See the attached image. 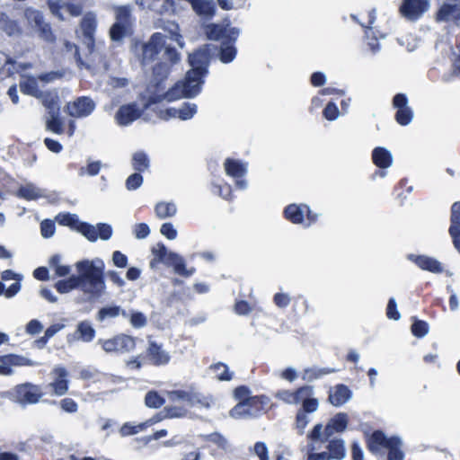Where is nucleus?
Here are the masks:
<instances>
[{
	"label": "nucleus",
	"mask_w": 460,
	"mask_h": 460,
	"mask_svg": "<svg viewBox=\"0 0 460 460\" xmlns=\"http://www.w3.org/2000/svg\"><path fill=\"white\" fill-rule=\"evenodd\" d=\"M212 192L226 200H230L233 198V190L230 184L223 182L221 184H213Z\"/></svg>",
	"instance_id": "09e8293b"
},
{
	"label": "nucleus",
	"mask_w": 460,
	"mask_h": 460,
	"mask_svg": "<svg viewBox=\"0 0 460 460\" xmlns=\"http://www.w3.org/2000/svg\"><path fill=\"white\" fill-rule=\"evenodd\" d=\"M67 112L71 117L83 118L90 115L95 108L93 101L86 96L78 97L67 103Z\"/></svg>",
	"instance_id": "f8f14e48"
},
{
	"label": "nucleus",
	"mask_w": 460,
	"mask_h": 460,
	"mask_svg": "<svg viewBox=\"0 0 460 460\" xmlns=\"http://www.w3.org/2000/svg\"><path fill=\"white\" fill-rule=\"evenodd\" d=\"M168 397L172 402H186L190 407L198 406L199 408L209 409L213 403L212 395H204L199 393L172 390L168 393Z\"/></svg>",
	"instance_id": "423d86ee"
},
{
	"label": "nucleus",
	"mask_w": 460,
	"mask_h": 460,
	"mask_svg": "<svg viewBox=\"0 0 460 460\" xmlns=\"http://www.w3.org/2000/svg\"><path fill=\"white\" fill-rule=\"evenodd\" d=\"M327 449L328 459L341 460L346 454L344 441L341 438L331 439L327 445Z\"/></svg>",
	"instance_id": "7c9ffc66"
},
{
	"label": "nucleus",
	"mask_w": 460,
	"mask_h": 460,
	"mask_svg": "<svg viewBox=\"0 0 460 460\" xmlns=\"http://www.w3.org/2000/svg\"><path fill=\"white\" fill-rule=\"evenodd\" d=\"M351 397V391L345 385L340 384L330 392L328 400L334 406L344 404Z\"/></svg>",
	"instance_id": "5701e85b"
},
{
	"label": "nucleus",
	"mask_w": 460,
	"mask_h": 460,
	"mask_svg": "<svg viewBox=\"0 0 460 460\" xmlns=\"http://www.w3.org/2000/svg\"><path fill=\"white\" fill-rule=\"evenodd\" d=\"M14 393L17 402L23 405L39 402L44 394L40 385L31 383L16 385Z\"/></svg>",
	"instance_id": "0eeeda50"
},
{
	"label": "nucleus",
	"mask_w": 460,
	"mask_h": 460,
	"mask_svg": "<svg viewBox=\"0 0 460 460\" xmlns=\"http://www.w3.org/2000/svg\"><path fill=\"white\" fill-rule=\"evenodd\" d=\"M305 208H306V204H289L285 207L283 217L292 224H302L305 220Z\"/></svg>",
	"instance_id": "aec40b11"
},
{
	"label": "nucleus",
	"mask_w": 460,
	"mask_h": 460,
	"mask_svg": "<svg viewBox=\"0 0 460 460\" xmlns=\"http://www.w3.org/2000/svg\"><path fill=\"white\" fill-rule=\"evenodd\" d=\"M133 33L132 25H128L120 22H114L110 28V38L112 41L119 42L125 37H129Z\"/></svg>",
	"instance_id": "cd10ccee"
},
{
	"label": "nucleus",
	"mask_w": 460,
	"mask_h": 460,
	"mask_svg": "<svg viewBox=\"0 0 460 460\" xmlns=\"http://www.w3.org/2000/svg\"><path fill=\"white\" fill-rule=\"evenodd\" d=\"M411 333L417 338H422L429 332V324L423 320H416L411 327Z\"/></svg>",
	"instance_id": "864d4df0"
},
{
	"label": "nucleus",
	"mask_w": 460,
	"mask_h": 460,
	"mask_svg": "<svg viewBox=\"0 0 460 460\" xmlns=\"http://www.w3.org/2000/svg\"><path fill=\"white\" fill-rule=\"evenodd\" d=\"M15 196L18 199L27 201L36 200L40 198V193L32 184L22 185L16 191Z\"/></svg>",
	"instance_id": "473e14b6"
},
{
	"label": "nucleus",
	"mask_w": 460,
	"mask_h": 460,
	"mask_svg": "<svg viewBox=\"0 0 460 460\" xmlns=\"http://www.w3.org/2000/svg\"><path fill=\"white\" fill-rule=\"evenodd\" d=\"M295 398L297 403L304 402L308 397L313 395V386L303 385L294 391Z\"/></svg>",
	"instance_id": "6e6d98bb"
},
{
	"label": "nucleus",
	"mask_w": 460,
	"mask_h": 460,
	"mask_svg": "<svg viewBox=\"0 0 460 460\" xmlns=\"http://www.w3.org/2000/svg\"><path fill=\"white\" fill-rule=\"evenodd\" d=\"M129 322L134 328H142L147 323V319L142 312H132Z\"/></svg>",
	"instance_id": "4d7b16f0"
},
{
	"label": "nucleus",
	"mask_w": 460,
	"mask_h": 460,
	"mask_svg": "<svg viewBox=\"0 0 460 460\" xmlns=\"http://www.w3.org/2000/svg\"><path fill=\"white\" fill-rule=\"evenodd\" d=\"M270 402V398L265 394L254 395L235 404L229 414L237 420L257 418L267 411Z\"/></svg>",
	"instance_id": "20e7f679"
},
{
	"label": "nucleus",
	"mask_w": 460,
	"mask_h": 460,
	"mask_svg": "<svg viewBox=\"0 0 460 460\" xmlns=\"http://www.w3.org/2000/svg\"><path fill=\"white\" fill-rule=\"evenodd\" d=\"M164 402V398L155 390L147 392L145 396V403L149 408L158 409L162 407Z\"/></svg>",
	"instance_id": "ea45409f"
},
{
	"label": "nucleus",
	"mask_w": 460,
	"mask_h": 460,
	"mask_svg": "<svg viewBox=\"0 0 460 460\" xmlns=\"http://www.w3.org/2000/svg\"><path fill=\"white\" fill-rule=\"evenodd\" d=\"M128 317V314L125 310H122L119 305L102 307L98 312V319L103 321L106 318H115L119 314Z\"/></svg>",
	"instance_id": "e433bc0d"
},
{
	"label": "nucleus",
	"mask_w": 460,
	"mask_h": 460,
	"mask_svg": "<svg viewBox=\"0 0 460 460\" xmlns=\"http://www.w3.org/2000/svg\"><path fill=\"white\" fill-rule=\"evenodd\" d=\"M349 418L344 412H340L334 415L324 428L323 434L325 439H328L334 433L343 432L348 426Z\"/></svg>",
	"instance_id": "a211bd4d"
},
{
	"label": "nucleus",
	"mask_w": 460,
	"mask_h": 460,
	"mask_svg": "<svg viewBox=\"0 0 460 460\" xmlns=\"http://www.w3.org/2000/svg\"><path fill=\"white\" fill-rule=\"evenodd\" d=\"M20 90L22 93L39 98L41 92L39 88L37 78L32 75H24L23 79L19 84Z\"/></svg>",
	"instance_id": "a878e982"
},
{
	"label": "nucleus",
	"mask_w": 460,
	"mask_h": 460,
	"mask_svg": "<svg viewBox=\"0 0 460 460\" xmlns=\"http://www.w3.org/2000/svg\"><path fill=\"white\" fill-rule=\"evenodd\" d=\"M179 99V95L175 94V89L170 88L168 91L164 92L162 94L154 93L147 97L146 102L144 103L143 111L147 110L152 105L159 103L164 100L168 102H172Z\"/></svg>",
	"instance_id": "2f4dec72"
},
{
	"label": "nucleus",
	"mask_w": 460,
	"mask_h": 460,
	"mask_svg": "<svg viewBox=\"0 0 460 460\" xmlns=\"http://www.w3.org/2000/svg\"><path fill=\"white\" fill-rule=\"evenodd\" d=\"M164 263L167 266H172L174 271L183 277H190L195 271L194 269L187 270L184 260L175 252H170Z\"/></svg>",
	"instance_id": "412c9836"
},
{
	"label": "nucleus",
	"mask_w": 460,
	"mask_h": 460,
	"mask_svg": "<svg viewBox=\"0 0 460 460\" xmlns=\"http://www.w3.org/2000/svg\"><path fill=\"white\" fill-rule=\"evenodd\" d=\"M38 99L41 101L42 105L48 110L49 114H59V100L57 94L49 91L41 92V95L39 96Z\"/></svg>",
	"instance_id": "c85d7f7f"
},
{
	"label": "nucleus",
	"mask_w": 460,
	"mask_h": 460,
	"mask_svg": "<svg viewBox=\"0 0 460 460\" xmlns=\"http://www.w3.org/2000/svg\"><path fill=\"white\" fill-rule=\"evenodd\" d=\"M164 43V36L161 32L152 34L148 41L142 45L143 62L153 61L162 50Z\"/></svg>",
	"instance_id": "9d476101"
},
{
	"label": "nucleus",
	"mask_w": 460,
	"mask_h": 460,
	"mask_svg": "<svg viewBox=\"0 0 460 460\" xmlns=\"http://www.w3.org/2000/svg\"><path fill=\"white\" fill-rule=\"evenodd\" d=\"M273 302L278 307L285 308L290 304L291 298L288 294L279 292L273 296Z\"/></svg>",
	"instance_id": "774afa93"
},
{
	"label": "nucleus",
	"mask_w": 460,
	"mask_h": 460,
	"mask_svg": "<svg viewBox=\"0 0 460 460\" xmlns=\"http://www.w3.org/2000/svg\"><path fill=\"white\" fill-rule=\"evenodd\" d=\"M80 27L84 38L87 40L90 50H93L95 45L94 34L97 28L95 15L92 13H87L81 20Z\"/></svg>",
	"instance_id": "f3484780"
},
{
	"label": "nucleus",
	"mask_w": 460,
	"mask_h": 460,
	"mask_svg": "<svg viewBox=\"0 0 460 460\" xmlns=\"http://www.w3.org/2000/svg\"><path fill=\"white\" fill-rule=\"evenodd\" d=\"M410 259L421 270H427L432 273H441L443 267L441 263L432 258L426 255H410Z\"/></svg>",
	"instance_id": "6ab92c4d"
},
{
	"label": "nucleus",
	"mask_w": 460,
	"mask_h": 460,
	"mask_svg": "<svg viewBox=\"0 0 460 460\" xmlns=\"http://www.w3.org/2000/svg\"><path fill=\"white\" fill-rule=\"evenodd\" d=\"M76 231L81 233L90 242H95L98 239L96 228L89 223L80 222Z\"/></svg>",
	"instance_id": "c03bdc74"
},
{
	"label": "nucleus",
	"mask_w": 460,
	"mask_h": 460,
	"mask_svg": "<svg viewBox=\"0 0 460 460\" xmlns=\"http://www.w3.org/2000/svg\"><path fill=\"white\" fill-rule=\"evenodd\" d=\"M428 7V0H402L399 11L405 18L417 20Z\"/></svg>",
	"instance_id": "ddd939ff"
},
{
	"label": "nucleus",
	"mask_w": 460,
	"mask_h": 460,
	"mask_svg": "<svg viewBox=\"0 0 460 460\" xmlns=\"http://www.w3.org/2000/svg\"><path fill=\"white\" fill-rule=\"evenodd\" d=\"M170 72L171 66L164 62H158L153 66L150 84L156 92L164 90V82L167 80Z\"/></svg>",
	"instance_id": "dca6fc26"
},
{
	"label": "nucleus",
	"mask_w": 460,
	"mask_h": 460,
	"mask_svg": "<svg viewBox=\"0 0 460 460\" xmlns=\"http://www.w3.org/2000/svg\"><path fill=\"white\" fill-rule=\"evenodd\" d=\"M75 275L79 288L93 297H99L105 290L104 264L100 261L96 266L93 261L83 260L75 264Z\"/></svg>",
	"instance_id": "f03ea898"
},
{
	"label": "nucleus",
	"mask_w": 460,
	"mask_h": 460,
	"mask_svg": "<svg viewBox=\"0 0 460 460\" xmlns=\"http://www.w3.org/2000/svg\"><path fill=\"white\" fill-rule=\"evenodd\" d=\"M133 168L139 172H142L148 169L149 159L144 152H137L133 155L132 158Z\"/></svg>",
	"instance_id": "a19ab883"
},
{
	"label": "nucleus",
	"mask_w": 460,
	"mask_h": 460,
	"mask_svg": "<svg viewBox=\"0 0 460 460\" xmlns=\"http://www.w3.org/2000/svg\"><path fill=\"white\" fill-rule=\"evenodd\" d=\"M52 374H54L55 378L48 385V387L51 390V394L56 396L65 395L69 389L67 370L64 367H56Z\"/></svg>",
	"instance_id": "9b49d317"
},
{
	"label": "nucleus",
	"mask_w": 460,
	"mask_h": 460,
	"mask_svg": "<svg viewBox=\"0 0 460 460\" xmlns=\"http://www.w3.org/2000/svg\"><path fill=\"white\" fill-rule=\"evenodd\" d=\"M50 118L47 120V129L55 134H62L64 132L63 121L59 118V114H49Z\"/></svg>",
	"instance_id": "3c124183"
},
{
	"label": "nucleus",
	"mask_w": 460,
	"mask_h": 460,
	"mask_svg": "<svg viewBox=\"0 0 460 460\" xmlns=\"http://www.w3.org/2000/svg\"><path fill=\"white\" fill-rule=\"evenodd\" d=\"M23 360H24L23 358L14 355V354H8V355L0 357V363L8 365L9 367H11V366H22V365H23V363H22Z\"/></svg>",
	"instance_id": "69168bd1"
},
{
	"label": "nucleus",
	"mask_w": 460,
	"mask_h": 460,
	"mask_svg": "<svg viewBox=\"0 0 460 460\" xmlns=\"http://www.w3.org/2000/svg\"><path fill=\"white\" fill-rule=\"evenodd\" d=\"M33 22L40 31V36L46 41L53 43L56 41V36L52 31L51 26L46 22L40 12H36Z\"/></svg>",
	"instance_id": "4be33fe9"
},
{
	"label": "nucleus",
	"mask_w": 460,
	"mask_h": 460,
	"mask_svg": "<svg viewBox=\"0 0 460 460\" xmlns=\"http://www.w3.org/2000/svg\"><path fill=\"white\" fill-rule=\"evenodd\" d=\"M191 66L182 81L175 84L172 89H175V94L181 98H193L197 96L204 84V76L208 74V53L206 50L198 49L189 56Z\"/></svg>",
	"instance_id": "f257e3e1"
},
{
	"label": "nucleus",
	"mask_w": 460,
	"mask_h": 460,
	"mask_svg": "<svg viewBox=\"0 0 460 460\" xmlns=\"http://www.w3.org/2000/svg\"><path fill=\"white\" fill-rule=\"evenodd\" d=\"M57 291L60 294L68 293L73 289L79 288L75 275H72L66 279L58 280L55 284Z\"/></svg>",
	"instance_id": "4c0bfd02"
},
{
	"label": "nucleus",
	"mask_w": 460,
	"mask_h": 460,
	"mask_svg": "<svg viewBox=\"0 0 460 460\" xmlns=\"http://www.w3.org/2000/svg\"><path fill=\"white\" fill-rule=\"evenodd\" d=\"M397 438V436L387 438L383 430L376 429L366 437L367 448L372 454H377L382 448H389Z\"/></svg>",
	"instance_id": "1a4fd4ad"
},
{
	"label": "nucleus",
	"mask_w": 460,
	"mask_h": 460,
	"mask_svg": "<svg viewBox=\"0 0 460 460\" xmlns=\"http://www.w3.org/2000/svg\"><path fill=\"white\" fill-rule=\"evenodd\" d=\"M210 368L216 372V376L220 381H230L233 378V373L229 371L227 365L225 363L213 364Z\"/></svg>",
	"instance_id": "79ce46f5"
},
{
	"label": "nucleus",
	"mask_w": 460,
	"mask_h": 460,
	"mask_svg": "<svg viewBox=\"0 0 460 460\" xmlns=\"http://www.w3.org/2000/svg\"><path fill=\"white\" fill-rule=\"evenodd\" d=\"M372 161L376 167L386 169L392 165L393 157L387 149L378 146L372 151Z\"/></svg>",
	"instance_id": "b1692460"
},
{
	"label": "nucleus",
	"mask_w": 460,
	"mask_h": 460,
	"mask_svg": "<svg viewBox=\"0 0 460 460\" xmlns=\"http://www.w3.org/2000/svg\"><path fill=\"white\" fill-rule=\"evenodd\" d=\"M163 410L164 415H162V417H166L167 419H181L190 415L188 407L183 405H168Z\"/></svg>",
	"instance_id": "72a5a7b5"
},
{
	"label": "nucleus",
	"mask_w": 460,
	"mask_h": 460,
	"mask_svg": "<svg viewBox=\"0 0 460 460\" xmlns=\"http://www.w3.org/2000/svg\"><path fill=\"white\" fill-rule=\"evenodd\" d=\"M98 237L102 240H109L112 235V227L111 225L106 223H98L96 226Z\"/></svg>",
	"instance_id": "052dcab7"
},
{
	"label": "nucleus",
	"mask_w": 460,
	"mask_h": 460,
	"mask_svg": "<svg viewBox=\"0 0 460 460\" xmlns=\"http://www.w3.org/2000/svg\"><path fill=\"white\" fill-rule=\"evenodd\" d=\"M143 111L137 108L136 102L124 104L119 107L116 112V120L120 126H128L136 119H139L142 115Z\"/></svg>",
	"instance_id": "2eb2a0df"
},
{
	"label": "nucleus",
	"mask_w": 460,
	"mask_h": 460,
	"mask_svg": "<svg viewBox=\"0 0 460 460\" xmlns=\"http://www.w3.org/2000/svg\"><path fill=\"white\" fill-rule=\"evenodd\" d=\"M333 372L334 369L331 368H306L304 372V378L312 381Z\"/></svg>",
	"instance_id": "603ef678"
},
{
	"label": "nucleus",
	"mask_w": 460,
	"mask_h": 460,
	"mask_svg": "<svg viewBox=\"0 0 460 460\" xmlns=\"http://www.w3.org/2000/svg\"><path fill=\"white\" fill-rule=\"evenodd\" d=\"M386 316L389 319L397 321L400 319L401 314L399 311L397 310V304L395 302V299L391 297L388 300L387 306H386Z\"/></svg>",
	"instance_id": "0e129e2a"
},
{
	"label": "nucleus",
	"mask_w": 460,
	"mask_h": 460,
	"mask_svg": "<svg viewBox=\"0 0 460 460\" xmlns=\"http://www.w3.org/2000/svg\"><path fill=\"white\" fill-rule=\"evenodd\" d=\"M251 390L246 385H239L234 388V397L235 400L238 401V402H242L245 401L246 399H250L252 397L251 395Z\"/></svg>",
	"instance_id": "e2e57ef3"
},
{
	"label": "nucleus",
	"mask_w": 460,
	"mask_h": 460,
	"mask_svg": "<svg viewBox=\"0 0 460 460\" xmlns=\"http://www.w3.org/2000/svg\"><path fill=\"white\" fill-rule=\"evenodd\" d=\"M226 173L233 178H241L245 175L247 169L239 160L226 158L224 163Z\"/></svg>",
	"instance_id": "bb28decb"
},
{
	"label": "nucleus",
	"mask_w": 460,
	"mask_h": 460,
	"mask_svg": "<svg viewBox=\"0 0 460 460\" xmlns=\"http://www.w3.org/2000/svg\"><path fill=\"white\" fill-rule=\"evenodd\" d=\"M0 28L10 36L21 32L18 22L9 19L4 13H2L0 19Z\"/></svg>",
	"instance_id": "58836bf2"
},
{
	"label": "nucleus",
	"mask_w": 460,
	"mask_h": 460,
	"mask_svg": "<svg viewBox=\"0 0 460 460\" xmlns=\"http://www.w3.org/2000/svg\"><path fill=\"white\" fill-rule=\"evenodd\" d=\"M96 332L88 321L79 322L76 330L74 333V337L77 341L84 342H91L95 337Z\"/></svg>",
	"instance_id": "393cba45"
},
{
	"label": "nucleus",
	"mask_w": 460,
	"mask_h": 460,
	"mask_svg": "<svg viewBox=\"0 0 460 460\" xmlns=\"http://www.w3.org/2000/svg\"><path fill=\"white\" fill-rule=\"evenodd\" d=\"M137 337L119 333L109 339H100L98 342L106 353L122 355L132 352L137 347Z\"/></svg>",
	"instance_id": "39448f33"
},
{
	"label": "nucleus",
	"mask_w": 460,
	"mask_h": 460,
	"mask_svg": "<svg viewBox=\"0 0 460 460\" xmlns=\"http://www.w3.org/2000/svg\"><path fill=\"white\" fill-rule=\"evenodd\" d=\"M393 107L396 109L395 121L401 126L409 125L413 119V111L408 105V98L405 93H396L392 101Z\"/></svg>",
	"instance_id": "6e6552de"
},
{
	"label": "nucleus",
	"mask_w": 460,
	"mask_h": 460,
	"mask_svg": "<svg viewBox=\"0 0 460 460\" xmlns=\"http://www.w3.org/2000/svg\"><path fill=\"white\" fill-rule=\"evenodd\" d=\"M207 38L210 40H221L219 59L227 64L232 62L237 54L234 43L239 36V30L229 25L210 23L206 27Z\"/></svg>",
	"instance_id": "7ed1b4c3"
},
{
	"label": "nucleus",
	"mask_w": 460,
	"mask_h": 460,
	"mask_svg": "<svg viewBox=\"0 0 460 460\" xmlns=\"http://www.w3.org/2000/svg\"><path fill=\"white\" fill-rule=\"evenodd\" d=\"M450 223L449 234H451L452 228H455L456 232H460V201L455 202L451 207Z\"/></svg>",
	"instance_id": "de8ad7c7"
},
{
	"label": "nucleus",
	"mask_w": 460,
	"mask_h": 460,
	"mask_svg": "<svg viewBox=\"0 0 460 460\" xmlns=\"http://www.w3.org/2000/svg\"><path fill=\"white\" fill-rule=\"evenodd\" d=\"M116 22H120L128 25L131 23V9L128 5H121L115 10Z\"/></svg>",
	"instance_id": "a18cd8bd"
},
{
	"label": "nucleus",
	"mask_w": 460,
	"mask_h": 460,
	"mask_svg": "<svg viewBox=\"0 0 460 460\" xmlns=\"http://www.w3.org/2000/svg\"><path fill=\"white\" fill-rule=\"evenodd\" d=\"M143 183V177L139 172L129 175L126 181V187L129 190H137Z\"/></svg>",
	"instance_id": "bf43d9fd"
},
{
	"label": "nucleus",
	"mask_w": 460,
	"mask_h": 460,
	"mask_svg": "<svg viewBox=\"0 0 460 460\" xmlns=\"http://www.w3.org/2000/svg\"><path fill=\"white\" fill-rule=\"evenodd\" d=\"M58 224L65 226H69L72 229L77 230L80 221L75 214L63 213L59 214L57 217Z\"/></svg>",
	"instance_id": "49530a36"
},
{
	"label": "nucleus",
	"mask_w": 460,
	"mask_h": 460,
	"mask_svg": "<svg viewBox=\"0 0 460 460\" xmlns=\"http://www.w3.org/2000/svg\"><path fill=\"white\" fill-rule=\"evenodd\" d=\"M253 450L254 454L259 457V460H269V451L264 442H256Z\"/></svg>",
	"instance_id": "338daca9"
},
{
	"label": "nucleus",
	"mask_w": 460,
	"mask_h": 460,
	"mask_svg": "<svg viewBox=\"0 0 460 460\" xmlns=\"http://www.w3.org/2000/svg\"><path fill=\"white\" fill-rule=\"evenodd\" d=\"M339 114H340L339 109H338L337 105L332 102H329L323 111V116L327 120L336 119L338 118Z\"/></svg>",
	"instance_id": "13d9d810"
},
{
	"label": "nucleus",
	"mask_w": 460,
	"mask_h": 460,
	"mask_svg": "<svg viewBox=\"0 0 460 460\" xmlns=\"http://www.w3.org/2000/svg\"><path fill=\"white\" fill-rule=\"evenodd\" d=\"M60 408L68 413H75L78 410L77 402L69 397H66L59 402Z\"/></svg>",
	"instance_id": "680f3d73"
},
{
	"label": "nucleus",
	"mask_w": 460,
	"mask_h": 460,
	"mask_svg": "<svg viewBox=\"0 0 460 460\" xmlns=\"http://www.w3.org/2000/svg\"><path fill=\"white\" fill-rule=\"evenodd\" d=\"M146 357L154 366L167 365L170 362V354L163 349V345L155 341H148Z\"/></svg>",
	"instance_id": "4468645a"
},
{
	"label": "nucleus",
	"mask_w": 460,
	"mask_h": 460,
	"mask_svg": "<svg viewBox=\"0 0 460 460\" xmlns=\"http://www.w3.org/2000/svg\"><path fill=\"white\" fill-rule=\"evenodd\" d=\"M387 460H403L404 453L402 450V441L398 438L394 444L387 448Z\"/></svg>",
	"instance_id": "8fccbe9b"
},
{
	"label": "nucleus",
	"mask_w": 460,
	"mask_h": 460,
	"mask_svg": "<svg viewBox=\"0 0 460 460\" xmlns=\"http://www.w3.org/2000/svg\"><path fill=\"white\" fill-rule=\"evenodd\" d=\"M176 206L172 202H159L155 208V215L160 219L173 217L176 214Z\"/></svg>",
	"instance_id": "c9c22d12"
},
{
	"label": "nucleus",
	"mask_w": 460,
	"mask_h": 460,
	"mask_svg": "<svg viewBox=\"0 0 460 460\" xmlns=\"http://www.w3.org/2000/svg\"><path fill=\"white\" fill-rule=\"evenodd\" d=\"M293 311L296 314H305L308 311L307 300L302 296L294 297L293 298Z\"/></svg>",
	"instance_id": "5fc2aeb1"
},
{
	"label": "nucleus",
	"mask_w": 460,
	"mask_h": 460,
	"mask_svg": "<svg viewBox=\"0 0 460 460\" xmlns=\"http://www.w3.org/2000/svg\"><path fill=\"white\" fill-rule=\"evenodd\" d=\"M197 113V105L195 103L184 102L177 109V118L181 120H188Z\"/></svg>",
	"instance_id": "37998d69"
},
{
	"label": "nucleus",
	"mask_w": 460,
	"mask_h": 460,
	"mask_svg": "<svg viewBox=\"0 0 460 460\" xmlns=\"http://www.w3.org/2000/svg\"><path fill=\"white\" fill-rule=\"evenodd\" d=\"M60 261V255L54 254L49 258V265L55 271L56 277H66L70 273L71 268L68 265H61Z\"/></svg>",
	"instance_id": "f704fd0d"
},
{
	"label": "nucleus",
	"mask_w": 460,
	"mask_h": 460,
	"mask_svg": "<svg viewBox=\"0 0 460 460\" xmlns=\"http://www.w3.org/2000/svg\"><path fill=\"white\" fill-rule=\"evenodd\" d=\"M193 10L199 15L212 17L215 14L216 7L211 0H188Z\"/></svg>",
	"instance_id": "c756f323"
}]
</instances>
